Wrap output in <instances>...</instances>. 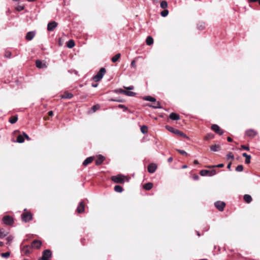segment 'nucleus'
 Masks as SVG:
<instances>
[{
	"mask_svg": "<svg viewBox=\"0 0 260 260\" xmlns=\"http://www.w3.org/2000/svg\"><path fill=\"white\" fill-rule=\"evenodd\" d=\"M75 46V42L73 40H69L67 43V47L69 48H72Z\"/></svg>",
	"mask_w": 260,
	"mask_h": 260,
	"instance_id": "c756f323",
	"label": "nucleus"
},
{
	"mask_svg": "<svg viewBox=\"0 0 260 260\" xmlns=\"http://www.w3.org/2000/svg\"><path fill=\"white\" fill-rule=\"evenodd\" d=\"M242 156L245 157V163L247 164H249L250 162L251 156L247 154L246 153H243L242 154Z\"/></svg>",
	"mask_w": 260,
	"mask_h": 260,
	"instance_id": "aec40b11",
	"label": "nucleus"
},
{
	"mask_svg": "<svg viewBox=\"0 0 260 260\" xmlns=\"http://www.w3.org/2000/svg\"><path fill=\"white\" fill-rule=\"evenodd\" d=\"M10 255V253L9 252H7L5 253H2L1 254V256L5 258H8Z\"/></svg>",
	"mask_w": 260,
	"mask_h": 260,
	"instance_id": "a18cd8bd",
	"label": "nucleus"
},
{
	"mask_svg": "<svg viewBox=\"0 0 260 260\" xmlns=\"http://www.w3.org/2000/svg\"><path fill=\"white\" fill-rule=\"evenodd\" d=\"M204 25H205L204 23H201V24H199L198 25V28L199 29L202 30V29H203L204 28V27H205V26H204Z\"/></svg>",
	"mask_w": 260,
	"mask_h": 260,
	"instance_id": "09e8293b",
	"label": "nucleus"
},
{
	"mask_svg": "<svg viewBox=\"0 0 260 260\" xmlns=\"http://www.w3.org/2000/svg\"><path fill=\"white\" fill-rule=\"evenodd\" d=\"M84 204L83 202H80L77 208V211L79 213H81L84 211Z\"/></svg>",
	"mask_w": 260,
	"mask_h": 260,
	"instance_id": "ddd939ff",
	"label": "nucleus"
},
{
	"mask_svg": "<svg viewBox=\"0 0 260 260\" xmlns=\"http://www.w3.org/2000/svg\"><path fill=\"white\" fill-rule=\"evenodd\" d=\"M160 7L162 9H166L168 7V3L166 1H163L160 3Z\"/></svg>",
	"mask_w": 260,
	"mask_h": 260,
	"instance_id": "c9c22d12",
	"label": "nucleus"
},
{
	"mask_svg": "<svg viewBox=\"0 0 260 260\" xmlns=\"http://www.w3.org/2000/svg\"><path fill=\"white\" fill-rule=\"evenodd\" d=\"M8 233L6 232L3 229H0V238L3 239L7 236Z\"/></svg>",
	"mask_w": 260,
	"mask_h": 260,
	"instance_id": "393cba45",
	"label": "nucleus"
},
{
	"mask_svg": "<svg viewBox=\"0 0 260 260\" xmlns=\"http://www.w3.org/2000/svg\"><path fill=\"white\" fill-rule=\"evenodd\" d=\"M226 158H227V159H234V155L232 154V153L230 152V153H229L226 155Z\"/></svg>",
	"mask_w": 260,
	"mask_h": 260,
	"instance_id": "c03bdc74",
	"label": "nucleus"
},
{
	"mask_svg": "<svg viewBox=\"0 0 260 260\" xmlns=\"http://www.w3.org/2000/svg\"><path fill=\"white\" fill-rule=\"evenodd\" d=\"M223 167H224L223 164H220L217 165L209 166V167H208V168H214V167L222 168Z\"/></svg>",
	"mask_w": 260,
	"mask_h": 260,
	"instance_id": "37998d69",
	"label": "nucleus"
},
{
	"mask_svg": "<svg viewBox=\"0 0 260 260\" xmlns=\"http://www.w3.org/2000/svg\"><path fill=\"white\" fill-rule=\"evenodd\" d=\"M216 173V172L215 170H211V171H209V176H213L214 175H215Z\"/></svg>",
	"mask_w": 260,
	"mask_h": 260,
	"instance_id": "8fccbe9b",
	"label": "nucleus"
},
{
	"mask_svg": "<svg viewBox=\"0 0 260 260\" xmlns=\"http://www.w3.org/2000/svg\"><path fill=\"white\" fill-rule=\"evenodd\" d=\"M73 94L72 93L66 92L61 96L62 99H71L73 97Z\"/></svg>",
	"mask_w": 260,
	"mask_h": 260,
	"instance_id": "dca6fc26",
	"label": "nucleus"
},
{
	"mask_svg": "<svg viewBox=\"0 0 260 260\" xmlns=\"http://www.w3.org/2000/svg\"><path fill=\"white\" fill-rule=\"evenodd\" d=\"M11 55V53L10 52H7L6 53L5 56L6 57H10Z\"/></svg>",
	"mask_w": 260,
	"mask_h": 260,
	"instance_id": "4d7b16f0",
	"label": "nucleus"
},
{
	"mask_svg": "<svg viewBox=\"0 0 260 260\" xmlns=\"http://www.w3.org/2000/svg\"><path fill=\"white\" fill-rule=\"evenodd\" d=\"M214 137V136L212 133H209L206 136L204 137V140H209L213 139Z\"/></svg>",
	"mask_w": 260,
	"mask_h": 260,
	"instance_id": "2f4dec72",
	"label": "nucleus"
},
{
	"mask_svg": "<svg viewBox=\"0 0 260 260\" xmlns=\"http://www.w3.org/2000/svg\"><path fill=\"white\" fill-rule=\"evenodd\" d=\"M118 107L120 108L123 109L124 111H125L127 110V108L123 105H119Z\"/></svg>",
	"mask_w": 260,
	"mask_h": 260,
	"instance_id": "603ef678",
	"label": "nucleus"
},
{
	"mask_svg": "<svg viewBox=\"0 0 260 260\" xmlns=\"http://www.w3.org/2000/svg\"><path fill=\"white\" fill-rule=\"evenodd\" d=\"M131 66L132 67L135 68L136 67V62L135 60H133L131 62Z\"/></svg>",
	"mask_w": 260,
	"mask_h": 260,
	"instance_id": "5fc2aeb1",
	"label": "nucleus"
},
{
	"mask_svg": "<svg viewBox=\"0 0 260 260\" xmlns=\"http://www.w3.org/2000/svg\"><path fill=\"white\" fill-rule=\"evenodd\" d=\"M227 140H228V142H232L233 141L231 137H228Z\"/></svg>",
	"mask_w": 260,
	"mask_h": 260,
	"instance_id": "0e129e2a",
	"label": "nucleus"
},
{
	"mask_svg": "<svg viewBox=\"0 0 260 260\" xmlns=\"http://www.w3.org/2000/svg\"><path fill=\"white\" fill-rule=\"evenodd\" d=\"M36 67L39 69H42L44 68H46V65L45 63H43L41 60H37L36 61Z\"/></svg>",
	"mask_w": 260,
	"mask_h": 260,
	"instance_id": "2eb2a0df",
	"label": "nucleus"
},
{
	"mask_svg": "<svg viewBox=\"0 0 260 260\" xmlns=\"http://www.w3.org/2000/svg\"><path fill=\"white\" fill-rule=\"evenodd\" d=\"M169 117L170 119L173 120H178L180 119V116L178 114L175 113H172L170 114Z\"/></svg>",
	"mask_w": 260,
	"mask_h": 260,
	"instance_id": "a211bd4d",
	"label": "nucleus"
},
{
	"mask_svg": "<svg viewBox=\"0 0 260 260\" xmlns=\"http://www.w3.org/2000/svg\"><path fill=\"white\" fill-rule=\"evenodd\" d=\"M28 245L24 246L21 249L22 252L25 254H29L30 252L28 249Z\"/></svg>",
	"mask_w": 260,
	"mask_h": 260,
	"instance_id": "4be33fe9",
	"label": "nucleus"
},
{
	"mask_svg": "<svg viewBox=\"0 0 260 260\" xmlns=\"http://www.w3.org/2000/svg\"><path fill=\"white\" fill-rule=\"evenodd\" d=\"M53 114V112L52 111H50L48 112V115L49 116H52Z\"/></svg>",
	"mask_w": 260,
	"mask_h": 260,
	"instance_id": "e2e57ef3",
	"label": "nucleus"
},
{
	"mask_svg": "<svg viewBox=\"0 0 260 260\" xmlns=\"http://www.w3.org/2000/svg\"><path fill=\"white\" fill-rule=\"evenodd\" d=\"M104 157L102 155H99L95 161L96 165H100L104 160Z\"/></svg>",
	"mask_w": 260,
	"mask_h": 260,
	"instance_id": "6ab92c4d",
	"label": "nucleus"
},
{
	"mask_svg": "<svg viewBox=\"0 0 260 260\" xmlns=\"http://www.w3.org/2000/svg\"><path fill=\"white\" fill-rule=\"evenodd\" d=\"M35 33L34 31H29L27 33L25 38L28 41L31 40L35 37Z\"/></svg>",
	"mask_w": 260,
	"mask_h": 260,
	"instance_id": "4468645a",
	"label": "nucleus"
},
{
	"mask_svg": "<svg viewBox=\"0 0 260 260\" xmlns=\"http://www.w3.org/2000/svg\"><path fill=\"white\" fill-rule=\"evenodd\" d=\"M52 253L49 249H46L43 252V255L41 260H50L49 258L51 257Z\"/></svg>",
	"mask_w": 260,
	"mask_h": 260,
	"instance_id": "39448f33",
	"label": "nucleus"
},
{
	"mask_svg": "<svg viewBox=\"0 0 260 260\" xmlns=\"http://www.w3.org/2000/svg\"><path fill=\"white\" fill-rule=\"evenodd\" d=\"M231 165H232V162H230L227 166V168L228 169H229V170L231 169Z\"/></svg>",
	"mask_w": 260,
	"mask_h": 260,
	"instance_id": "bf43d9fd",
	"label": "nucleus"
},
{
	"mask_svg": "<svg viewBox=\"0 0 260 260\" xmlns=\"http://www.w3.org/2000/svg\"><path fill=\"white\" fill-rule=\"evenodd\" d=\"M257 133L253 129H249L245 131V135L250 138H253Z\"/></svg>",
	"mask_w": 260,
	"mask_h": 260,
	"instance_id": "423d86ee",
	"label": "nucleus"
},
{
	"mask_svg": "<svg viewBox=\"0 0 260 260\" xmlns=\"http://www.w3.org/2000/svg\"><path fill=\"white\" fill-rule=\"evenodd\" d=\"M193 163H194V164L197 165V164H199V161H198V160H194V161H193Z\"/></svg>",
	"mask_w": 260,
	"mask_h": 260,
	"instance_id": "774afa93",
	"label": "nucleus"
},
{
	"mask_svg": "<svg viewBox=\"0 0 260 260\" xmlns=\"http://www.w3.org/2000/svg\"><path fill=\"white\" fill-rule=\"evenodd\" d=\"M24 9V7L23 6H18L16 7V9L18 11H21L23 10Z\"/></svg>",
	"mask_w": 260,
	"mask_h": 260,
	"instance_id": "3c124183",
	"label": "nucleus"
},
{
	"mask_svg": "<svg viewBox=\"0 0 260 260\" xmlns=\"http://www.w3.org/2000/svg\"><path fill=\"white\" fill-rule=\"evenodd\" d=\"M177 151L178 152H179L182 155H186V156L188 155V153L186 151H185L184 150H180V149H177Z\"/></svg>",
	"mask_w": 260,
	"mask_h": 260,
	"instance_id": "de8ad7c7",
	"label": "nucleus"
},
{
	"mask_svg": "<svg viewBox=\"0 0 260 260\" xmlns=\"http://www.w3.org/2000/svg\"><path fill=\"white\" fill-rule=\"evenodd\" d=\"M173 160V158L172 157H169L168 159V161L169 162H171Z\"/></svg>",
	"mask_w": 260,
	"mask_h": 260,
	"instance_id": "052dcab7",
	"label": "nucleus"
},
{
	"mask_svg": "<svg viewBox=\"0 0 260 260\" xmlns=\"http://www.w3.org/2000/svg\"><path fill=\"white\" fill-rule=\"evenodd\" d=\"M57 23L55 21L49 22L47 25V30L49 31L54 30V29L57 27Z\"/></svg>",
	"mask_w": 260,
	"mask_h": 260,
	"instance_id": "9d476101",
	"label": "nucleus"
},
{
	"mask_svg": "<svg viewBox=\"0 0 260 260\" xmlns=\"http://www.w3.org/2000/svg\"><path fill=\"white\" fill-rule=\"evenodd\" d=\"M3 221L4 223L7 225L12 224L14 222L13 218L8 215L4 216L3 218Z\"/></svg>",
	"mask_w": 260,
	"mask_h": 260,
	"instance_id": "0eeeda50",
	"label": "nucleus"
},
{
	"mask_svg": "<svg viewBox=\"0 0 260 260\" xmlns=\"http://www.w3.org/2000/svg\"><path fill=\"white\" fill-rule=\"evenodd\" d=\"M147 45L150 46L153 43V39L151 36H148L146 40Z\"/></svg>",
	"mask_w": 260,
	"mask_h": 260,
	"instance_id": "5701e85b",
	"label": "nucleus"
},
{
	"mask_svg": "<svg viewBox=\"0 0 260 260\" xmlns=\"http://www.w3.org/2000/svg\"><path fill=\"white\" fill-rule=\"evenodd\" d=\"M24 141V139L23 136L19 135L17 138V142L21 143Z\"/></svg>",
	"mask_w": 260,
	"mask_h": 260,
	"instance_id": "f704fd0d",
	"label": "nucleus"
},
{
	"mask_svg": "<svg viewBox=\"0 0 260 260\" xmlns=\"http://www.w3.org/2000/svg\"><path fill=\"white\" fill-rule=\"evenodd\" d=\"M114 190L117 192H121L123 191V188L120 185H115Z\"/></svg>",
	"mask_w": 260,
	"mask_h": 260,
	"instance_id": "473e14b6",
	"label": "nucleus"
},
{
	"mask_svg": "<svg viewBox=\"0 0 260 260\" xmlns=\"http://www.w3.org/2000/svg\"><path fill=\"white\" fill-rule=\"evenodd\" d=\"M258 1V0H248L249 3H254Z\"/></svg>",
	"mask_w": 260,
	"mask_h": 260,
	"instance_id": "680f3d73",
	"label": "nucleus"
},
{
	"mask_svg": "<svg viewBox=\"0 0 260 260\" xmlns=\"http://www.w3.org/2000/svg\"><path fill=\"white\" fill-rule=\"evenodd\" d=\"M23 135H24V136L26 138V139L29 140L30 139H29V137H28V136L25 133H23Z\"/></svg>",
	"mask_w": 260,
	"mask_h": 260,
	"instance_id": "13d9d810",
	"label": "nucleus"
},
{
	"mask_svg": "<svg viewBox=\"0 0 260 260\" xmlns=\"http://www.w3.org/2000/svg\"><path fill=\"white\" fill-rule=\"evenodd\" d=\"M243 170V167L241 165H238L236 168V171L237 172H242Z\"/></svg>",
	"mask_w": 260,
	"mask_h": 260,
	"instance_id": "a19ab883",
	"label": "nucleus"
},
{
	"mask_svg": "<svg viewBox=\"0 0 260 260\" xmlns=\"http://www.w3.org/2000/svg\"><path fill=\"white\" fill-rule=\"evenodd\" d=\"M241 147L246 150H249V147L247 146L241 145Z\"/></svg>",
	"mask_w": 260,
	"mask_h": 260,
	"instance_id": "6e6d98bb",
	"label": "nucleus"
},
{
	"mask_svg": "<svg viewBox=\"0 0 260 260\" xmlns=\"http://www.w3.org/2000/svg\"><path fill=\"white\" fill-rule=\"evenodd\" d=\"M136 94V93L133 91H126L125 95H126L129 96H134Z\"/></svg>",
	"mask_w": 260,
	"mask_h": 260,
	"instance_id": "e433bc0d",
	"label": "nucleus"
},
{
	"mask_svg": "<svg viewBox=\"0 0 260 260\" xmlns=\"http://www.w3.org/2000/svg\"><path fill=\"white\" fill-rule=\"evenodd\" d=\"M93 160V158L92 156H90L86 158L83 162V165L84 166H87L90 164Z\"/></svg>",
	"mask_w": 260,
	"mask_h": 260,
	"instance_id": "f3484780",
	"label": "nucleus"
},
{
	"mask_svg": "<svg viewBox=\"0 0 260 260\" xmlns=\"http://www.w3.org/2000/svg\"><path fill=\"white\" fill-rule=\"evenodd\" d=\"M193 179L194 180H198L199 179V176L198 175H196V176H193Z\"/></svg>",
	"mask_w": 260,
	"mask_h": 260,
	"instance_id": "69168bd1",
	"label": "nucleus"
},
{
	"mask_svg": "<svg viewBox=\"0 0 260 260\" xmlns=\"http://www.w3.org/2000/svg\"><path fill=\"white\" fill-rule=\"evenodd\" d=\"M111 180L117 183H124V176L122 175H118L116 176H113L111 177Z\"/></svg>",
	"mask_w": 260,
	"mask_h": 260,
	"instance_id": "7ed1b4c3",
	"label": "nucleus"
},
{
	"mask_svg": "<svg viewBox=\"0 0 260 260\" xmlns=\"http://www.w3.org/2000/svg\"><path fill=\"white\" fill-rule=\"evenodd\" d=\"M209 171L207 170H202L200 171V174L202 176H205L209 175Z\"/></svg>",
	"mask_w": 260,
	"mask_h": 260,
	"instance_id": "72a5a7b5",
	"label": "nucleus"
},
{
	"mask_svg": "<svg viewBox=\"0 0 260 260\" xmlns=\"http://www.w3.org/2000/svg\"><path fill=\"white\" fill-rule=\"evenodd\" d=\"M243 199L247 203H250L252 201V198L249 194H245L244 196Z\"/></svg>",
	"mask_w": 260,
	"mask_h": 260,
	"instance_id": "a878e982",
	"label": "nucleus"
},
{
	"mask_svg": "<svg viewBox=\"0 0 260 260\" xmlns=\"http://www.w3.org/2000/svg\"><path fill=\"white\" fill-rule=\"evenodd\" d=\"M166 127L168 131L172 132V133L175 134L186 139H189V138L185 134H184L182 132L180 131L177 129H175L173 127H171L169 125H167Z\"/></svg>",
	"mask_w": 260,
	"mask_h": 260,
	"instance_id": "f03ea898",
	"label": "nucleus"
},
{
	"mask_svg": "<svg viewBox=\"0 0 260 260\" xmlns=\"http://www.w3.org/2000/svg\"><path fill=\"white\" fill-rule=\"evenodd\" d=\"M120 53L116 54L112 58V61L113 62H116L120 57Z\"/></svg>",
	"mask_w": 260,
	"mask_h": 260,
	"instance_id": "c85d7f7f",
	"label": "nucleus"
},
{
	"mask_svg": "<svg viewBox=\"0 0 260 260\" xmlns=\"http://www.w3.org/2000/svg\"><path fill=\"white\" fill-rule=\"evenodd\" d=\"M216 208L219 211H223L225 206V203L223 202L217 201L214 203Z\"/></svg>",
	"mask_w": 260,
	"mask_h": 260,
	"instance_id": "1a4fd4ad",
	"label": "nucleus"
},
{
	"mask_svg": "<svg viewBox=\"0 0 260 260\" xmlns=\"http://www.w3.org/2000/svg\"><path fill=\"white\" fill-rule=\"evenodd\" d=\"M115 91L117 93H122V94H125V92H126V90H123V89H121V88L117 89Z\"/></svg>",
	"mask_w": 260,
	"mask_h": 260,
	"instance_id": "49530a36",
	"label": "nucleus"
},
{
	"mask_svg": "<svg viewBox=\"0 0 260 260\" xmlns=\"http://www.w3.org/2000/svg\"><path fill=\"white\" fill-rule=\"evenodd\" d=\"M210 149L211 151L216 152L220 149V146L219 145H214L210 146Z\"/></svg>",
	"mask_w": 260,
	"mask_h": 260,
	"instance_id": "412c9836",
	"label": "nucleus"
},
{
	"mask_svg": "<svg viewBox=\"0 0 260 260\" xmlns=\"http://www.w3.org/2000/svg\"><path fill=\"white\" fill-rule=\"evenodd\" d=\"M6 240L7 241V244L10 245L13 240V237L12 236H8L7 237Z\"/></svg>",
	"mask_w": 260,
	"mask_h": 260,
	"instance_id": "58836bf2",
	"label": "nucleus"
},
{
	"mask_svg": "<svg viewBox=\"0 0 260 260\" xmlns=\"http://www.w3.org/2000/svg\"><path fill=\"white\" fill-rule=\"evenodd\" d=\"M106 72V69L104 68H101L97 74L93 76L92 79L95 82L100 81L103 78Z\"/></svg>",
	"mask_w": 260,
	"mask_h": 260,
	"instance_id": "f257e3e1",
	"label": "nucleus"
},
{
	"mask_svg": "<svg viewBox=\"0 0 260 260\" xmlns=\"http://www.w3.org/2000/svg\"><path fill=\"white\" fill-rule=\"evenodd\" d=\"M157 169V166L155 164H151L148 166V171L149 173H153Z\"/></svg>",
	"mask_w": 260,
	"mask_h": 260,
	"instance_id": "f8f14e48",
	"label": "nucleus"
},
{
	"mask_svg": "<svg viewBox=\"0 0 260 260\" xmlns=\"http://www.w3.org/2000/svg\"><path fill=\"white\" fill-rule=\"evenodd\" d=\"M143 100L151 102H155L156 101V99L154 98L149 96V95L144 96L143 98Z\"/></svg>",
	"mask_w": 260,
	"mask_h": 260,
	"instance_id": "b1692460",
	"label": "nucleus"
},
{
	"mask_svg": "<svg viewBox=\"0 0 260 260\" xmlns=\"http://www.w3.org/2000/svg\"><path fill=\"white\" fill-rule=\"evenodd\" d=\"M41 245H42V242L41 241L38 240H35L32 242L31 247L39 249L40 248Z\"/></svg>",
	"mask_w": 260,
	"mask_h": 260,
	"instance_id": "9b49d317",
	"label": "nucleus"
},
{
	"mask_svg": "<svg viewBox=\"0 0 260 260\" xmlns=\"http://www.w3.org/2000/svg\"><path fill=\"white\" fill-rule=\"evenodd\" d=\"M153 187V184L152 183H147L144 184V188L147 190H150Z\"/></svg>",
	"mask_w": 260,
	"mask_h": 260,
	"instance_id": "bb28decb",
	"label": "nucleus"
},
{
	"mask_svg": "<svg viewBox=\"0 0 260 260\" xmlns=\"http://www.w3.org/2000/svg\"><path fill=\"white\" fill-rule=\"evenodd\" d=\"M18 120V117L17 116H11L10 118H9V121L12 123V124H14Z\"/></svg>",
	"mask_w": 260,
	"mask_h": 260,
	"instance_id": "cd10ccee",
	"label": "nucleus"
},
{
	"mask_svg": "<svg viewBox=\"0 0 260 260\" xmlns=\"http://www.w3.org/2000/svg\"><path fill=\"white\" fill-rule=\"evenodd\" d=\"M211 128L213 131L219 135H222L224 133V131L217 124H213L211 126Z\"/></svg>",
	"mask_w": 260,
	"mask_h": 260,
	"instance_id": "6e6552de",
	"label": "nucleus"
},
{
	"mask_svg": "<svg viewBox=\"0 0 260 260\" xmlns=\"http://www.w3.org/2000/svg\"><path fill=\"white\" fill-rule=\"evenodd\" d=\"M100 108V106L99 105H94L93 106H92V110L93 111V112H95L96 110L99 109Z\"/></svg>",
	"mask_w": 260,
	"mask_h": 260,
	"instance_id": "79ce46f5",
	"label": "nucleus"
},
{
	"mask_svg": "<svg viewBox=\"0 0 260 260\" xmlns=\"http://www.w3.org/2000/svg\"><path fill=\"white\" fill-rule=\"evenodd\" d=\"M124 87V88H125L126 89H127L128 90H133L134 88V87L132 85L128 86V87Z\"/></svg>",
	"mask_w": 260,
	"mask_h": 260,
	"instance_id": "864d4df0",
	"label": "nucleus"
},
{
	"mask_svg": "<svg viewBox=\"0 0 260 260\" xmlns=\"http://www.w3.org/2000/svg\"><path fill=\"white\" fill-rule=\"evenodd\" d=\"M147 129H148V128L146 125H143L141 127V132L143 134H146L147 133Z\"/></svg>",
	"mask_w": 260,
	"mask_h": 260,
	"instance_id": "4c0bfd02",
	"label": "nucleus"
},
{
	"mask_svg": "<svg viewBox=\"0 0 260 260\" xmlns=\"http://www.w3.org/2000/svg\"><path fill=\"white\" fill-rule=\"evenodd\" d=\"M153 103H154L152 105L150 106V107H152L155 109L161 108L159 102L155 101V102H153Z\"/></svg>",
	"mask_w": 260,
	"mask_h": 260,
	"instance_id": "7c9ffc66",
	"label": "nucleus"
},
{
	"mask_svg": "<svg viewBox=\"0 0 260 260\" xmlns=\"http://www.w3.org/2000/svg\"><path fill=\"white\" fill-rule=\"evenodd\" d=\"M98 84H92V86L93 87H96L98 86Z\"/></svg>",
	"mask_w": 260,
	"mask_h": 260,
	"instance_id": "338daca9",
	"label": "nucleus"
},
{
	"mask_svg": "<svg viewBox=\"0 0 260 260\" xmlns=\"http://www.w3.org/2000/svg\"><path fill=\"white\" fill-rule=\"evenodd\" d=\"M168 13H169L168 10H164L160 13V14H161V16L162 17H166L168 15Z\"/></svg>",
	"mask_w": 260,
	"mask_h": 260,
	"instance_id": "ea45409f",
	"label": "nucleus"
},
{
	"mask_svg": "<svg viewBox=\"0 0 260 260\" xmlns=\"http://www.w3.org/2000/svg\"><path fill=\"white\" fill-rule=\"evenodd\" d=\"M32 215L30 212H24L21 215L22 221L26 222L32 219Z\"/></svg>",
	"mask_w": 260,
	"mask_h": 260,
	"instance_id": "20e7f679",
	"label": "nucleus"
}]
</instances>
